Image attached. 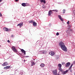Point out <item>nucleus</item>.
I'll use <instances>...</instances> for the list:
<instances>
[{"mask_svg":"<svg viewBox=\"0 0 75 75\" xmlns=\"http://www.w3.org/2000/svg\"><path fill=\"white\" fill-rule=\"evenodd\" d=\"M71 68L70 67V68H69L68 69V71H69V70H71Z\"/></svg>","mask_w":75,"mask_h":75,"instance_id":"nucleus-42","label":"nucleus"},{"mask_svg":"<svg viewBox=\"0 0 75 75\" xmlns=\"http://www.w3.org/2000/svg\"><path fill=\"white\" fill-rule=\"evenodd\" d=\"M8 64L7 63V62H4L3 64H2V66H6L8 65Z\"/></svg>","mask_w":75,"mask_h":75,"instance_id":"nucleus-15","label":"nucleus"},{"mask_svg":"<svg viewBox=\"0 0 75 75\" xmlns=\"http://www.w3.org/2000/svg\"><path fill=\"white\" fill-rule=\"evenodd\" d=\"M33 22H34V21L33 20L30 21H29V23H33Z\"/></svg>","mask_w":75,"mask_h":75,"instance_id":"nucleus-24","label":"nucleus"},{"mask_svg":"<svg viewBox=\"0 0 75 75\" xmlns=\"http://www.w3.org/2000/svg\"><path fill=\"white\" fill-rule=\"evenodd\" d=\"M68 26L69 27L68 28H71V25H68Z\"/></svg>","mask_w":75,"mask_h":75,"instance_id":"nucleus-29","label":"nucleus"},{"mask_svg":"<svg viewBox=\"0 0 75 75\" xmlns=\"http://www.w3.org/2000/svg\"><path fill=\"white\" fill-rule=\"evenodd\" d=\"M15 1H18V0H15Z\"/></svg>","mask_w":75,"mask_h":75,"instance_id":"nucleus-43","label":"nucleus"},{"mask_svg":"<svg viewBox=\"0 0 75 75\" xmlns=\"http://www.w3.org/2000/svg\"><path fill=\"white\" fill-rule=\"evenodd\" d=\"M26 6H29V4H26Z\"/></svg>","mask_w":75,"mask_h":75,"instance_id":"nucleus-36","label":"nucleus"},{"mask_svg":"<svg viewBox=\"0 0 75 75\" xmlns=\"http://www.w3.org/2000/svg\"><path fill=\"white\" fill-rule=\"evenodd\" d=\"M3 0H0V2H1V1H2Z\"/></svg>","mask_w":75,"mask_h":75,"instance_id":"nucleus-45","label":"nucleus"},{"mask_svg":"<svg viewBox=\"0 0 75 75\" xmlns=\"http://www.w3.org/2000/svg\"><path fill=\"white\" fill-rule=\"evenodd\" d=\"M57 75H59V74H57Z\"/></svg>","mask_w":75,"mask_h":75,"instance_id":"nucleus-48","label":"nucleus"},{"mask_svg":"<svg viewBox=\"0 0 75 75\" xmlns=\"http://www.w3.org/2000/svg\"><path fill=\"white\" fill-rule=\"evenodd\" d=\"M70 72H72V71L71 70Z\"/></svg>","mask_w":75,"mask_h":75,"instance_id":"nucleus-51","label":"nucleus"},{"mask_svg":"<svg viewBox=\"0 0 75 75\" xmlns=\"http://www.w3.org/2000/svg\"><path fill=\"white\" fill-rule=\"evenodd\" d=\"M4 69H7V67H4Z\"/></svg>","mask_w":75,"mask_h":75,"instance_id":"nucleus-38","label":"nucleus"},{"mask_svg":"<svg viewBox=\"0 0 75 75\" xmlns=\"http://www.w3.org/2000/svg\"><path fill=\"white\" fill-rule=\"evenodd\" d=\"M4 31H10V29H8L7 28L5 27L4 28Z\"/></svg>","mask_w":75,"mask_h":75,"instance_id":"nucleus-8","label":"nucleus"},{"mask_svg":"<svg viewBox=\"0 0 75 75\" xmlns=\"http://www.w3.org/2000/svg\"><path fill=\"white\" fill-rule=\"evenodd\" d=\"M59 70L61 72H62V69H61V68H59Z\"/></svg>","mask_w":75,"mask_h":75,"instance_id":"nucleus-21","label":"nucleus"},{"mask_svg":"<svg viewBox=\"0 0 75 75\" xmlns=\"http://www.w3.org/2000/svg\"><path fill=\"white\" fill-rule=\"evenodd\" d=\"M55 58L56 60H58L59 59V57L57 56H56Z\"/></svg>","mask_w":75,"mask_h":75,"instance_id":"nucleus-22","label":"nucleus"},{"mask_svg":"<svg viewBox=\"0 0 75 75\" xmlns=\"http://www.w3.org/2000/svg\"><path fill=\"white\" fill-rule=\"evenodd\" d=\"M73 64H75V61L74 62Z\"/></svg>","mask_w":75,"mask_h":75,"instance_id":"nucleus-44","label":"nucleus"},{"mask_svg":"<svg viewBox=\"0 0 75 75\" xmlns=\"http://www.w3.org/2000/svg\"><path fill=\"white\" fill-rule=\"evenodd\" d=\"M67 24H69V21H68L67 22Z\"/></svg>","mask_w":75,"mask_h":75,"instance_id":"nucleus-34","label":"nucleus"},{"mask_svg":"<svg viewBox=\"0 0 75 75\" xmlns=\"http://www.w3.org/2000/svg\"><path fill=\"white\" fill-rule=\"evenodd\" d=\"M31 67H33V65H35V63H34V62H32L31 63Z\"/></svg>","mask_w":75,"mask_h":75,"instance_id":"nucleus-18","label":"nucleus"},{"mask_svg":"<svg viewBox=\"0 0 75 75\" xmlns=\"http://www.w3.org/2000/svg\"><path fill=\"white\" fill-rule=\"evenodd\" d=\"M58 4H61V2H58Z\"/></svg>","mask_w":75,"mask_h":75,"instance_id":"nucleus-41","label":"nucleus"},{"mask_svg":"<svg viewBox=\"0 0 75 75\" xmlns=\"http://www.w3.org/2000/svg\"><path fill=\"white\" fill-rule=\"evenodd\" d=\"M6 67V69H9L10 68V66H7Z\"/></svg>","mask_w":75,"mask_h":75,"instance_id":"nucleus-25","label":"nucleus"},{"mask_svg":"<svg viewBox=\"0 0 75 75\" xmlns=\"http://www.w3.org/2000/svg\"><path fill=\"white\" fill-rule=\"evenodd\" d=\"M71 33H72V30L70 29L69 30H68L67 32V35H71Z\"/></svg>","mask_w":75,"mask_h":75,"instance_id":"nucleus-2","label":"nucleus"},{"mask_svg":"<svg viewBox=\"0 0 75 75\" xmlns=\"http://www.w3.org/2000/svg\"><path fill=\"white\" fill-rule=\"evenodd\" d=\"M58 67H59V68H61V67H62V65L60 64H58Z\"/></svg>","mask_w":75,"mask_h":75,"instance_id":"nucleus-16","label":"nucleus"},{"mask_svg":"<svg viewBox=\"0 0 75 75\" xmlns=\"http://www.w3.org/2000/svg\"><path fill=\"white\" fill-rule=\"evenodd\" d=\"M49 54H50V55H52V56H54V55H55V53H54V52H49Z\"/></svg>","mask_w":75,"mask_h":75,"instance_id":"nucleus-7","label":"nucleus"},{"mask_svg":"<svg viewBox=\"0 0 75 75\" xmlns=\"http://www.w3.org/2000/svg\"><path fill=\"white\" fill-rule=\"evenodd\" d=\"M51 14H53V12L50 10L48 12V15L50 16H51Z\"/></svg>","mask_w":75,"mask_h":75,"instance_id":"nucleus-11","label":"nucleus"},{"mask_svg":"<svg viewBox=\"0 0 75 75\" xmlns=\"http://www.w3.org/2000/svg\"><path fill=\"white\" fill-rule=\"evenodd\" d=\"M40 1L41 3H43L44 4L46 3L45 0H40Z\"/></svg>","mask_w":75,"mask_h":75,"instance_id":"nucleus-14","label":"nucleus"},{"mask_svg":"<svg viewBox=\"0 0 75 75\" xmlns=\"http://www.w3.org/2000/svg\"><path fill=\"white\" fill-rule=\"evenodd\" d=\"M58 17H59V19H61V18H61V16H60V15H58Z\"/></svg>","mask_w":75,"mask_h":75,"instance_id":"nucleus-26","label":"nucleus"},{"mask_svg":"<svg viewBox=\"0 0 75 75\" xmlns=\"http://www.w3.org/2000/svg\"><path fill=\"white\" fill-rule=\"evenodd\" d=\"M19 25L20 26V28H21V27L23 26V22H21L19 23V24H18L17 26H19Z\"/></svg>","mask_w":75,"mask_h":75,"instance_id":"nucleus-5","label":"nucleus"},{"mask_svg":"<svg viewBox=\"0 0 75 75\" xmlns=\"http://www.w3.org/2000/svg\"><path fill=\"white\" fill-rule=\"evenodd\" d=\"M74 75H75V72L74 73Z\"/></svg>","mask_w":75,"mask_h":75,"instance_id":"nucleus-49","label":"nucleus"},{"mask_svg":"<svg viewBox=\"0 0 75 75\" xmlns=\"http://www.w3.org/2000/svg\"><path fill=\"white\" fill-rule=\"evenodd\" d=\"M21 5L22 6H23V7H25L27 6L26 5V4L25 3H23Z\"/></svg>","mask_w":75,"mask_h":75,"instance_id":"nucleus-17","label":"nucleus"},{"mask_svg":"<svg viewBox=\"0 0 75 75\" xmlns=\"http://www.w3.org/2000/svg\"><path fill=\"white\" fill-rule=\"evenodd\" d=\"M47 52L45 50L42 51V54H46Z\"/></svg>","mask_w":75,"mask_h":75,"instance_id":"nucleus-19","label":"nucleus"},{"mask_svg":"<svg viewBox=\"0 0 75 75\" xmlns=\"http://www.w3.org/2000/svg\"><path fill=\"white\" fill-rule=\"evenodd\" d=\"M7 42H10V40H8L7 41Z\"/></svg>","mask_w":75,"mask_h":75,"instance_id":"nucleus-40","label":"nucleus"},{"mask_svg":"<svg viewBox=\"0 0 75 75\" xmlns=\"http://www.w3.org/2000/svg\"><path fill=\"white\" fill-rule=\"evenodd\" d=\"M37 23H36L34 21L33 22V25L34 27H37Z\"/></svg>","mask_w":75,"mask_h":75,"instance_id":"nucleus-13","label":"nucleus"},{"mask_svg":"<svg viewBox=\"0 0 75 75\" xmlns=\"http://www.w3.org/2000/svg\"><path fill=\"white\" fill-rule=\"evenodd\" d=\"M52 11H54V12L55 11V12H58V10H52Z\"/></svg>","mask_w":75,"mask_h":75,"instance_id":"nucleus-23","label":"nucleus"},{"mask_svg":"<svg viewBox=\"0 0 75 75\" xmlns=\"http://www.w3.org/2000/svg\"><path fill=\"white\" fill-rule=\"evenodd\" d=\"M40 54H42V51H40Z\"/></svg>","mask_w":75,"mask_h":75,"instance_id":"nucleus-35","label":"nucleus"},{"mask_svg":"<svg viewBox=\"0 0 75 75\" xmlns=\"http://www.w3.org/2000/svg\"><path fill=\"white\" fill-rule=\"evenodd\" d=\"M2 16V14H1V13L0 12V17H1Z\"/></svg>","mask_w":75,"mask_h":75,"instance_id":"nucleus-39","label":"nucleus"},{"mask_svg":"<svg viewBox=\"0 0 75 75\" xmlns=\"http://www.w3.org/2000/svg\"><path fill=\"white\" fill-rule=\"evenodd\" d=\"M42 8H45V5L42 6Z\"/></svg>","mask_w":75,"mask_h":75,"instance_id":"nucleus-28","label":"nucleus"},{"mask_svg":"<svg viewBox=\"0 0 75 75\" xmlns=\"http://www.w3.org/2000/svg\"><path fill=\"white\" fill-rule=\"evenodd\" d=\"M63 64H64L62 63V65H63Z\"/></svg>","mask_w":75,"mask_h":75,"instance_id":"nucleus-50","label":"nucleus"},{"mask_svg":"<svg viewBox=\"0 0 75 75\" xmlns=\"http://www.w3.org/2000/svg\"><path fill=\"white\" fill-rule=\"evenodd\" d=\"M53 73L54 75H57V71L56 70H55L53 71Z\"/></svg>","mask_w":75,"mask_h":75,"instance_id":"nucleus-9","label":"nucleus"},{"mask_svg":"<svg viewBox=\"0 0 75 75\" xmlns=\"http://www.w3.org/2000/svg\"><path fill=\"white\" fill-rule=\"evenodd\" d=\"M59 33H58V32H57L56 33V35H59Z\"/></svg>","mask_w":75,"mask_h":75,"instance_id":"nucleus-33","label":"nucleus"},{"mask_svg":"<svg viewBox=\"0 0 75 75\" xmlns=\"http://www.w3.org/2000/svg\"><path fill=\"white\" fill-rule=\"evenodd\" d=\"M73 13L75 15V10L73 11Z\"/></svg>","mask_w":75,"mask_h":75,"instance_id":"nucleus-37","label":"nucleus"},{"mask_svg":"<svg viewBox=\"0 0 75 75\" xmlns=\"http://www.w3.org/2000/svg\"><path fill=\"white\" fill-rule=\"evenodd\" d=\"M64 45L65 44H64V43L62 42H60L59 43V46H60V47H62L64 46Z\"/></svg>","mask_w":75,"mask_h":75,"instance_id":"nucleus-3","label":"nucleus"},{"mask_svg":"<svg viewBox=\"0 0 75 75\" xmlns=\"http://www.w3.org/2000/svg\"><path fill=\"white\" fill-rule=\"evenodd\" d=\"M11 49L13 51H14V52H17V50H16V48H15V47H11Z\"/></svg>","mask_w":75,"mask_h":75,"instance_id":"nucleus-4","label":"nucleus"},{"mask_svg":"<svg viewBox=\"0 0 75 75\" xmlns=\"http://www.w3.org/2000/svg\"><path fill=\"white\" fill-rule=\"evenodd\" d=\"M11 37H14V35H12V36H11Z\"/></svg>","mask_w":75,"mask_h":75,"instance_id":"nucleus-47","label":"nucleus"},{"mask_svg":"<svg viewBox=\"0 0 75 75\" xmlns=\"http://www.w3.org/2000/svg\"><path fill=\"white\" fill-rule=\"evenodd\" d=\"M20 50H21V51L22 53H23L24 55H25V51L23 49H20Z\"/></svg>","mask_w":75,"mask_h":75,"instance_id":"nucleus-6","label":"nucleus"},{"mask_svg":"<svg viewBox=\"0 0 75 75\" xmlns=\"http://www.w3.org/2000/svg\"><path fill=\"white\" fill-rule=\"evenodd\" d=\"M40 66L41 67H44L45 66L44 64H42L40 65Z\"/></svg>","mask_w":75,"mask_h":75,"instance_id":"nucleus-20","label":"nucleus"},{"mask_svg":"<svg viewBox=\"0 0 75 75\" xmlns=\"http://www.w3.org/2000/svg\"><path fill=\"white\" fill-rule=\"evenodd\" d=\"M49 27H51V23H50L49 24Z\"/></svg>","mask_w":75,"mask_h":75,"instance_id":"nucleus-32","label":"nucleus"},{"mask_svg":"<svg viewBox=\"0 0 75 75\" xmlns=\"http://www.w3.org/2000/svg\"><path fill=\"white\" fill-rule=\"evenodd\" d=\"M24 61H25V60H24Z\"/></svg>","mask_w":75,"mask_h":75,"instance_id":"nucleus-53","label":"nucleus"},{"mask_svg":"<svg viewBox=\"0 0 75 75\" xmlns=\"http://www.w3.org/2000/svg\"><path fill=\"white\" fill-rule=\"evenodd\" d=\"M65 10L64 9L63 10V14H64V13H65Z\"/></svg>","mask_w":75,"mask_h":75,"instance_id":"nucleus-27","label":"nucleus"},{"mask_svg":"<svg viewBox=\"0 0 75 75\" xmlns=\"http://www.w3.org/2000/svg\"><path fill=\"white\" fill-rule=\"evenodd\" d=\"M0 47H1V46L0 45Z\"/></svg>","mask_w":75,"mask_h":75,"instance_id":"nucleus-52","label":"nucleus"},{"mask_svg":"<svg viewBox=\"0 0 75 75\" xmlns=\"http://www.w3.org/2000/svg\"><path fill=\"white\" fill-rule=\"evenodd\" d=\"M72 66H73V64H71L70 68H72Z\"/></svg>","mask_w":75,"mask_h":75,"instance_id":"nucleus-31","label":"nucleus"},{"mask_svg":"<svg viewBox=\"0 0 75 75\" xmlns=\"http://www.w3.org/2000/svg\"><path fill=\"white\" fill-rule=\"evenodd\" d=\"M67 72H68V70H66L65 71H62V73L63 75H65V74H66Z\"/></svg>","mask_w":75,"mask_h":75,"instance_id":"nucleus-12","label":"nucleus"},{"mask_svg":"<svg viewBox=\"0 0 75 75\" xmlns=\"http://www.w3.org/2000/svg\"><path fill=\"white\" fill-rule=\"evenodd\" d=\"M61 48L62 49V50L64 51H66V52L67 51V47H65V45L61 47Z\"/></svg>","mask_w":75,"mask_h":75,"instance_id":"nucleus-1","label":"nucleus"},{"mask_svg":"<svg viewBox=\"0 0 75 75\" xmlns=\"http://www.w3.org/2000/svg\"><path fill=\"white\" fill-rule=\"evenodd\" d=\"M26 57H28V56H26Z\"/></svg>","mask_w":75,"mask_h":75,"instance_id":"nucleus-46","label":"nucleus"},{"mask_svg":"<svg viewBox=\"0 0 75 75\" xmlns=\"http://www.w3.org/2000/svg\"><path fill=\"white\" fill-rule=\"evenodd\" d=\"M70 65H71V63L69 62H68L65 65V66L66 67H68Z\"/></svg>","mask_w":75,"mask_h":75,"instance_id":"nucleus-10","label":"nucleus"},{"mask_svg":"<svg viewBox=\"0 0 75 75\" xmlns=\"http://www.w3.org/2000/svg\"><path fill=\"white\" fill-rule=\"evenodd\" d=\"M60 19V20L61 21H64V20L63 19H62V18Z\"/></svg>","mask_w":75,"mask_h":75,"instance_id":"nucleus-30","label":"nucleus"}]
</instances>
